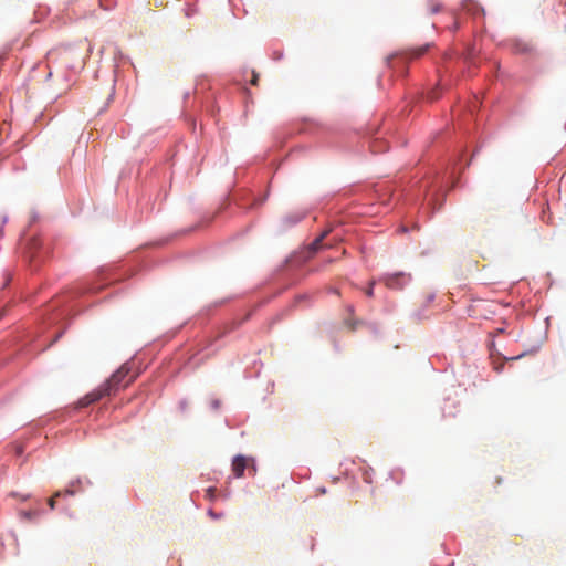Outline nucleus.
<instances>
[{
    "mask_svg": "<svg viewBox=\"0 0 566 566\" xmlns=\"http://www.w3.org/2000/svg\"><path fill=\"white\" fill-rule=\"evenodd\" d=\"M128 373L129 368L126 365H123L111 376L107 381L103 384V387L109 394V396L116 392L119 388L126 387L132 381L130 379L124 382V379Z\"/></svg>",
    "mask_w": 566,
    "mask_h": 566,
    "instance_id": "obj_1",
    "label": "nucleus"
},
{
    "mask_svg": "<svg viewBox=\"0 0 566 566\" xmlns=\"http://www.w3.org/2000/svg\"><path fill=\"white\" fill-rule=\"evenodd\" d=\"M105 396H109V394L105 390V388L102 385L98 389H96V390L87 394L86 396H84L80 400V406L81 407H87L91 403H94V402L98 401L99 399H102Z\"/></svg>",
    "mask_w": 566,
    "mask_h": 566,
    "instance_id": "obj_2",
    "label": "nucleus"
},
{
    "mask_svg": "<svg viewBox=\"0 0 566 566\" xmlns=\"http://www.w3.org/2000/svg\"><path fill=\"white\" fill-rule=\"evenodd\" d=\"M403 273H397L385 277V283L389 289H401L408 281Z\"/></svg>",
    "mask_w": 566,
    "mask_h": 566,
    "instance_id": "obj_3",
    "label": "nucleus"
},
{
    "mask_svg": "<svg viewBox=\"0 0 566 566\" xmlns=\"http://www.w3.org/2000/svg\"><path fill=\"white\" fill-rule=\"evenodd\" d=\"M248 468V459L243 455H237L232 461V471L235 478H241Z\"/></svg>",
    "mask_w": 566,
    "mask_h": 566,
    "instance_id": "obj_4",
    "label": "nucleus"
},
{
    "mask_svg": "<svg viewBox=\"0 0 566 566\" xmlns=\"http://www.w3.org/2000/svg\"><path fill=\"white\" fill-rule=\"evenodd\" d=\"M328 232H329V231H324V232H323L318 238H316V239L314 240V242L312 243V249H313V250H315V251H316V250L321 249V247H322V242H323V240L326 238V235L328 234Z\"/></svg>",
    "mask_w": 566,
    "mask_h": 566,
    "instance_id": "obj_5",
    "label": "nucleus"
},
{
    "mask_svg": "<svg viewBox=\"0 0 566 566\" xmlns=\"http://www.w3.org/2000/svg\"><path fill=\"white\" fill-rule=\"evenodd\" d=\"M388 148L387 144L386 143H382V142H378V140H375L371 145V150L374 153H379V151H384Z\"/></svg>",
    "mask_w": 566,
    "mask_h": 566,
    "instance_id": "obj_6",
    "label": "nucleus"
},
{
    "mask_svg": "<svg viewBox=\"0 0 566 566\" xmlns=\"http://www.w3.org/2000/svg\"><path fill=\"white\" fill-rule=\"evenodd\" d=\"M429 49V44H426V45H422V46H419L417 49H413L411 51V56L412 57H419L421 55H423Z\"/></svg>",
    "mask_w": 566,
    "mask_h": 566,
    "instance_id": "obj_7",
    "label": "nucleus"
},
{
    "mask_svg": "<svg viewBox=\"0 0 566 566\" xmlns=\"http://www.w3.org/2000/svg\"><path fill=\"white\" fill-rule=\"evenodd\" d=\"M62 492L61 491H57L56 493H54V495L49 500V506L50 509H54L55 507V499L61 496Z\"/></svg>",
    "mask_w": 566,
    "mask_h": 566,
    "instance_id": "obj_8",
    "label": "nucleus"
},
{
    "mask_svg": "<svg viewBox=\"0 0 566 566\" xmlns=\"http://www.w3.org/2000/svg\"><path fill=\"white\" fill-rule=\"evenodd\" d=\"M216 491H217V490H216L214 488H209V489L207 490V496H208L209 499H213V497H214V493H216Z\"/></svg>",
    "mask_w": 566,
    "mask_h": 566,
    "instance_id": "obj_9",
    "label": "nucleus"
},
{
    "mask_svg": "<svg viewBox=\"0 0 566 566\" xmlns=\"http://www.w3.org/2000/svg\"><path fill=\"white\" fill-rule=\"evenodd\" d=\"M373 285H374V283H371V285L366 290V295L369 297H371L374 295Z\"/></svg>",
    "mask_w": 566,
    "mask_h": 566,
    "instance_id": "obj_10",
    "label": "nucleus"
},
{
    "mask_svg": "<svg viewBox=\"0 0 566 566\" xmlns=\"http://www.w3.org/2000/svg\"><path fill=\"white\" fill-rule=\"evenodd\" d=\"M503 367H504V363H502V364H500V365L495 366V367H494V369H495L497 373H500V371H502Z\"/></svg>",
    "mask_w": 566,
    "mask_h": 566,
    "instance_id": "obj_11",
    "label": "nucleus"
},
{
    "mask_svg": "<svg viewBox=\"0 0 566 566\" xmlns=\"http://www.w3.org/2000/svg\"><path fill=\"white\" fill-rule=\"evenodd\" d=\"M251 84L256 85L258 84V75L253 74V77L251 80Z\"/></svg>",
    "mask_w": 566,
    "mask_h": 566,
    "instance_id": "obj_12",
    "label": "nucleus"
},
{
    "mask_svg": "<svg viewBox=\"0 0 566 566\" xmlns=\"http://www.w3.org/2000/svg\"><path fill=\"white\" fill-rule=\"evenodd\" d=\"M428 98H430L431 101L438 98L437 94L436 93H430Z\"/></svg>",
    "mask_w": 566,
    "mask_h": 566,
    "instance_id": "obj_13",
    "label": "nucleus"
},
{
    "mask_svg": "<svg viewBox=\"0 0 566 566\" xmlns=\"http://www.w3.org/2000/svg\"><path fill=\"white\" fill-rule=\"evenodd\" d=\"M524 354H521L518 356H515V357H511V358H507V360H516V359H520L523 357Z\"/></svg>",
    "mask_w": 566,
    "mask_h": 566,
    "instance_id": "obj_14",
    "label": "nucleus"
},
{
    "mask_svg": "<svg viewBox=\"0 0 566 566\" xmlns=\"http://www.w3.org/2000/svg\"><path fill=\"white\" fill-rule=\"evenodd\" d=\"M65 494L73 495V494H74V492H73V490H71V489H66V490H65Z\"/></svg>",
    "mask_w": 566,
    "mask_h": 566,
    "instance_id": "obj_15",
    "label": "nucleus"
}]
</instances>
